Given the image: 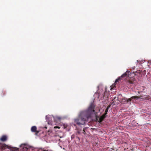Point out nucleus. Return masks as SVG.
I'll return each instance as SVG.
<instances>
[{
	"label": "nucleus",
	"mask_w": 151,
	"mask_h": 151,
	"mask_svg": "<svg viewBox=\"0 0 151 151\" xmlns=\"http://www.w3.org/2000/svg\"><path fill=\"white\" fill-rule=\"evenodd\" d=\"M95 105L93 103H91L86 110L81 112L78 115V117L75 119V122L79 123V119L82 121L88 122H98L101 123L106 117L108 110H105V112L100 117L97 116V113L95 112L94 109Z\"/></svg>",
	"instance_id": "f257e3e1"
},
{
	"label": "nucleus",
	"mask_w": 151,
	"mask_h": 151,
	"mask_svg": "<svg viewBox=\"0 0 151 151\" xmlns=\"http://www.w3.org/2000/svg\"><path fill=\"white\" fill-rule=\"evenodd\" d=\"M135 97H137L138 98H135V99L137 100L139 99H142V100H149L150 99V96L149 95H144V96L143 95H140L139 96H135Z\"/></svg>",
	"instance_id": "f03ea898"
},
{
	"label": "nucleus",
	"mask_w": 151,
	"mask_h": 151,
	"mask_svg": "<svg viewBox=\"0 0 151 151\" xmlns=\"http://www.w3.org/2000/svg\"><path fill=\"white\" fill-rule=\"evenodd\" d=\"M127 72H126L125 73L123 74L120 77L116 79V80L115 83L112 85V86H113L114 85V86H115V85L116 83H119V81L120 79H121L122 78H124L125 77L127 76Z\"/></svg>",
	"instance_id": "7ed1b4c3"
},
{
	"label": "nucleus",
	"mask_w": 151,
	"mask_h": 151,
	"mask_svg": "<svg viewBox=\"0 0 151 151\" xmlns=\"http://www.w3.org/2000/svg\"><path fill=\"white\" fill-rule=\"evenodd\" d=\"M65 118L64 117L56 116H54V122H60L61 121L64 119Z\"/></svg>",
	"instance_id": "20e7f679"
},
{
	"label": "nucleus",
	"mask_w": 151,
	"mask_h": 151,
	"mask_svg": "<svg viewBox=\"0 0 151 151\" xmlns=\"http://www.w3.org/2000/svg\"><path fill=\"white\" fill-rule=\"evenodd\" d=\"M54 116L52 115H48L46 116V121L47 123H51L52 122V119L54 120Z\"/></svg>",
	"instance_id": "39448f33"
},
{
	"label": "nucleus",
	"mask_w": 151,
	"mask_h": 151,
	"mask_svg": "<svg viewBox=\"0 0 151 151\" xmlns=\"http://www.w3.org/2000/svg\"><path fill=\"white\" fill-rule=\"evenodd\" d=\"M138 98V97H135V96H134L132 97H131L130 98H129L128 99L123 98V100H125V101H126V103H127L129 102H130V101L132 99H134L135 100H136L135 98Z\"/></svg>",
	"instance_id": "423d86ee"
},
{
	"label": "nucleus",
	"mask_w": 151,
	"mask_h": 151,
	"mask_svg": "<svg viewBox=\"0 0 151 151\" xmlns=\"http://www.w3.org/2000/svg\"><path fill=\"white\" fill-rule=\"evenodd\" d=\"M31 131L32 132L35 133L36 135L39 132V131L37 130V127L35 126H32L31 127Z\"/></svg>",
	"instance_id": "0eeeda50"
},
{
	"label": "nucleus",
	"mask_w": 151,
	"mask_h": 151,
	"mask_svg": "<svg viewBox=\"0 0 151 151\" xmlns=\"http://www.w3.org/2000/svg\"><path fill=\"white\" fill-rule=\"evenodd\" d=\"M135 80V78L134 77L130 78L129 79L128 81L127 82L130 84H133Z\"/></svg>",
	"instance_id": "6e6552de"
},
{
	"label": "nucleus",
	"mask_w": 151,
	"mask_h": 151,
	"mask_svg": "<svg viewBox=\"0 0 151 151\" xmlns=\"http://www.w3.org/2000/svg\"><path fill=\"white\" fill-rule=\"evenodd\" d=\"M7 137L6 135H3L0 138V141L3 142L6 141L7 140Z\"/></svg>",
	"instance_id": "1a4fd4ad"
},
{
	"label": "nucleus",
	"mask_w": 151,
	"mask_h": 151,
	"mask_svg": "<svg viewBox=\"0 0 151 151\" xmlns=\"http://www.w3.org/2000/svg\"><path fill=\"white\" fill-rule=\"evenodd\" d=\"M25 144H22L21 145L20 147H23L22 151H27L28 150V148L25 147Z\"/></svg>",
	"instance_id": "9d476101"
},
{
	"label": "nucleus",
	"mask_w": 151,
	"mask_h": 151,
	"mask_svg": "<svg viewBox=\"0 0 151 151\" xmlns=\"http://www.w3.org/2000/svg\"><path fill=\"white\" fill-rule=\"evenodd\" d=\"M37 151H48L47 150H43L42 149H40L38 150Z\"/></svg>",
	"instance_id": "9b49d317"
},
{
	"label": "nucleus",
	"mask_w": 151,
	"mask_h": 151,
	"mask_svg": "<svg viewBox=\"0 0 151 151\" xmlns=\"http://www.w3.org/2000/svg\"><path fill=\"white\" fill-rule=\"evenodd\" d=\"M6 92H5V91H3L2 92V93L1 94V95L2 96H4V95H5L6 94Z\"/></svg>",
	"instance_id": "f8f14e48"
},
{
	"label": "nucleus",
	"mask_w": 151,
	"mask_h": 151,
	"mask_svg": "<svg viewBox=\"0 0 151 151\" xmlns=\"http://www.w3.org/2000/svg\"><path fill=\"white\" fill-rule=\"evenodd\" d=\"M77 124L78 125V126H80L81 125V124H82V125H84L86 123H77Z\"/></svg>",
	"instance_id": "ddd939ff"
},
{
	"label": "nucleus",
	"mask_w": 151,
	"mask_h": 151,
	"mask_svg": "<svg viewBox=\"0 0 151 151\" xmlns=\"http://www.w3.org/2000/svg\"><path fill=\"white\" fill-rule=\"evenodd\" d=\"M67 126H65V124H63V128L64 129H65L66 128Z\"/></svg>",
	"instance_id": "4468645a"
},
{
	"label": "nucleus",
	"mask_w": 151,
	"mask_h": 151,
	"mask_svg": "<svg viewBox=\"0 0 151 151\" xmlns=\"http://www.w3.org/2000/svg\"><path fill=\"white\" fill-rule=\"evenodd\" d=\"M60 127H59L58 126H55L54 127V128L56 129V128H58V129H60Z\"/></svg>",
	"instance_id": "2eb2a0df"
},
{
	"label": "nucleus",
	"mask_w": 151,
	"mask_h": 151,
	"mask_svg": "<svg viewBox=\"0 0 151 151\" xmlns=\"http://www.w3.org/2000/svg\"><path fill=\"white\" fill-rule=\"evenodd\" d=\"M123 99H122V102H124V103H126V101L125 100H123Z\"/></svg>",
	"instance_id": "dca6fc26"
},
{
	"label": "nucleus",
	"mask_w": 151,
	"mask_h": 151,
	"mask_svg": "<svg viewBox=\"0 0 151 151\" xmlns=\"http://www.w3.org/2000/svg\"><path fill=\"white\" fill-rule=\"evenodd\" d=\"M110 106H111V105H109L107 106V109H109V108H110Z\"/></svg>",
	"instance_id": "f3484780"
},
{
	"label": "nucleus",
	"mask_w": 151,
	"mask_h": 151,
	"mask_svg": "<svg viewBox=\"0 0 151 151\" xmlns=\"http://www.w3.org/2000/svg\"><path fill=\"white\" fill-rule=\"evenodd\" d=\"M87 127H86L85 128H84L83 129V131L84 132H85V130L86 129V128H87Z\"/></svg>",
	"instance_id": "a211bd4d"
},
{
	"label": "nucleus",
	"mask_w": 151,
	"mask_h": 151,
	"mask_svg": "<svg viewBox=\"0 0 151 151\" xmlns=\"http://www.w3.org/2000/svg\"><path fill=\"white\" fill-rule=\"evenodd\" d=\"M15 149H17V148L13 149V150H15Z\"/></svg>",
	"instance_id": "6ab92c4d"
},
{
	"label": "nucleus",
	"mask_w": 151,
	"mask_h": 151,
	"mask_svg": "<svg viewBox=\"0 0 151 151\" xmlns=\"http://www.w3.org/2000/svg\"><path fill=\"white\" fill-rule=\"evenodd\" d=\"M107 110H108V109H107V108H106V109Z\"/></svg>",
	"instance_id": "aec40b11"
},
{
	"label": "nucleus",
	"mask_w": 151,
	"mask_h": 151,
	"mask_svg": "<svg viewBox=\"0 0 151 151\" xmlns=\"http://www.w3.org/2000/svg\"><path fill=\"white\" fill-rule=\"evenodd\" d=\"M112 88H113L112 87V88H111V90H112Z\"/></svg>",
	"instance_id": "412c9836"
},
{
	"label": "nucleus",
	"mask_w": 151,
	"mask_h": 151,
	"mask_svg": "<svg viewBox=\"0 0 151 151\" xmlns=\"http://www.w3.org/2000/svg\"><path fill=\"white\" fill-rule=\"evenodd\" d=\"M45 128H46V129H47V127H45Z\"/></svg>",
	"instance_id": "4be33fe9"
},
{
	"label": "nucleus",
	"mask_w": 151,
	"mask_h": 151,
	"mask_svg": "<svg viewBox=\"0 0 151 151\" xmlns=\"http://www.w3.org/2000/svg\"><path fill=\"white\" fill-rule=\"evenodd\" d=\"M74 125L75 126H76V124H74Z\"/></svg>",
	"instance_id": "5701e85b"
}]
</instances>
